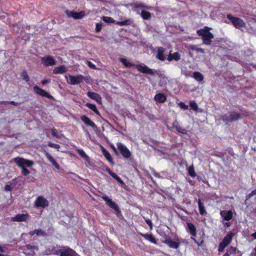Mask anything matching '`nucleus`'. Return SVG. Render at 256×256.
<instances>
[{
  "mask_svg": "<svg viewBox=\"0 0 256 256\" xmlns=\"http://www.w3.org/2000/svg\"><path fill=\"white\" fill-rule=\"evenodd\" d=\"M224 225L226 226V227H230V222H226L224 224Z\"/></svg>",
  "mask_w": 256,
  "mask_h": 256,
  "instance_id": "nucleus-58",
  "label": "nucleus"
},
{
  "mask_svg": "<svg viewBox=\"0 0 256 256\" xmlns=\"http://www.w3.org/2000/svg\"><path fill=\"white\" fill-rule=\"evenodd\" d=\"M29 235L31 236H33L34 234H36L35 233V230H34L33 231H30L28 233Z\"/></svg>",
  "mask_w": 256,
  "mask_h": 256,
  "instance_id": "nucleus-57",
  "label": "nucleus"
},
{
  "mask_svg": "<svg viewBox=\"0 0 256 256\" xmlns=\"http://www.w3.org/2000/svg\"><path fill=\"white\" fill-rule=\"evenodd\" d=\"M87 95L91 99H92L99 103L101 102L102 98L98 94L93 92H88L87 94Z\"/></svg>",
  "mask_w": 256,
  "mask_h": 256,
  "instance_id": "nucleus-25",
  "label": "nucleus"
},
{
  "mask_svg": "<svg viewBox=\"0 0 256 256\" xmlns=\"http://www.w3.org/2000/svg\"><path fill=\"white\" fill-rule=\"evenodd\" d=\"M256 196V189L252 190L251 192L248 195L250 198H251V196Z\"/></svg>",
  "mask_w": 256,
  "mask_h": 256,
  "instance_id": "nucleus-53",
  "label": "nucleus"
},
{
  "mask_svg": "<svg viewBox=\"0 0 256 256\" xmlns=\"http://www.w3.org/2000/svg\"><path fill=\"white\" fill-rule=\"evenodd\" d=\"M102 152L106 158V160L110 163V164H113L114 162H113L112 158L110 154V152L103 146L102 148Z\"/></svg>",
  "mask_w": 256,
  "mask_h": 256,
  "instance_id": "nucleus-23",
  "label": "nucleus"
},
{
  "mask_svg": "<svg viewBox=\"0 0 256 256\" xmlns=\"http://www.w3.org/2000/svg\"><path fill=\"white\" fill-rule=\"evenodd\" d=\"M65 78L68 84L72 85H76L79 84L84 80V77L82 75L74 76H65Z\"/></svg>",
  "mask_w": 256,
  "mask_h": 256,
  "instance_id": "nucleus-6",
  "label": "nucleus"
},
{
  "mask_svg": "<svg viewBox=\"0 0 256 256\" xmlns=\"http://www.w3.org/2000/svg\"><path fill=\"white\" fill-rule=\"evenodd\" d=\"M186 230L190 235V238L198 246H200L203 242V240H202L201 242H200L196 239V226L191 222H187Z\"/></svg>",
  "mask_w": 256,
  "mask_h": 256,
  "instance_id": "nucleus-4",
  "label": "nucleus"
},
{
  "mask_svg": "<svg viewBox=\"0 0 256 256\" xmlns=\"http://www.w3.org/2000/svg\"><path fill=\"white\" fill-rule=\"evenodd\" d=\"M180 54L178 52H176L173 54L170 53L168 56L167 60L169 62L172 61V60H175L176 61H178V60H180Z\"/></svg>",
  "mask_w": 256,
  "mask_h": 256,
  "instance_id": "nucleus-29",
  "label": "nucleus"
},
{
  "mask_svg": "<svg viewBox=\"0 0 256 256\" xmlns=\"http://www.w3.org/2000/svg\"><path fill=\"white\" fill-rule=\"evenodd\" d=\"M154 176H156V177H159V174H154Z\"/></svg>",
  "mask_w": 256,
  "mask_h": 256,
  "instance_id": "nucleus-64",
  "label": "nucleus"
},
{
  "mask_svg": "<svg viewBox=\"0 0 256 256\" xmlns=\"http://www.w3.org/2000/svg\"><path fill=\"white\" fill-rule=\"evenodd\" d=\"M188 173L192 177H194L196 175L192 166L189 167L188 169Z\"/></svg>",
  "mask_w": 256,
  "mask_h": 256,
  "instance_id": "nucleus-40",
  "label": "nucleus"
},
{
  "mask_svg": "<svg viewBox=\"0 0 256 256\" xmlns=\"http://www.w3.org/2000/svg\"><path fill=\"white\" fill-rule=\"evenodd\" d=\"M77 152L82 158H84L85 160H87L88 158V156L85 154L82 150L78 149L77 150Z\"/></svg>",
  "mask_w": 256,
  "mask_h": 256,
  "instance_id": "nucleus-36",
  "label": "nucleus"
},
{
  "mask_svg": "<svg viewBox=\"0 0 256 256\" xmlns=\"http://www.w3.org/2000/svg\"><path fill=\"white\" fill-rule=\"evenodd\" d=\"M25 247L26 250H38V246H32L31 244H26Z\"/></svg>",
  "mask_w": 256,
  "mask_h": 256,
  "instance_id": "nucleus-48",
  "label": "nucleus"
},
{
  "mask_svg": "<svg viewBox=\"0 0 256 256\" xmlns=\"http://www.w3.org/2000/svg\"><path fill=\"white\" fill-rule=\"evenodd\" d=\"M166 96L162 93H158L154 97V100L158 103H163L166 100Z\"/></svg>",
  "mask_w": 256,
  "mask_h": 256,
  "instance_id": "nucleus-22",
  "label": "nucleus"
},
{
  "mask_svg": "<svg viewBox=\"0 0 256 256\" xmlns=\"http://www.w3.org/2000/svg\"><path fill=\"white\" fill-rule=\"evenodd\" d=\"M106 171L108 172V174L111 176L112 172H113L110 168H108L106 169Z\"/></svg>",
  "mask_w": 256,
  "mask_h": 256,
  "instance_id": "nucleus-59",
  "label": "nucleus"
},
{
  "mask_svg": "<svg viewBox=\"0 0 256 256\" xmlns=\"http://www.w3.org/2000/svg\"><path fill=\"white\" fill-rule=\"evenodd\" d=\"M48 146L49 147L56 148V149H60V144H54L50 142H48Z\"/></svg>",
  "mask_w": 256,
  "mask_h": 256,
  "instance_id": "nucleus-41",
  "label": "nucleus"
},
{
  "mask_svg": "<svg viewBox=\"0 0 256 256\" xmlns=\"http://www.w3.org/2000/svg\"><path fill=\"white\" fill-rule=\"evenodd\" d=\"M252 254L254 256H256V247L254 248V251L252 252Z\"/></svg>",
  "mask_w": 256,
  "mask_h": 256,
  "instance_id": "nucleus-61",
  "label": "nucleus"
},
{
  "mask_svg": "<svg viewBox=\"0 0 256 256\" xmlns=\"http://www.w3.org/2000/svg\"><path fill=\"white\" fill-rule=\"evenodd\" d=\"M228 245L222 242H220L218 246V252H222L224 250V249Z\"/></svg>",
  "mask_w": 256,
  "mask_h": 256,
  "instance_id": "nucleus-45",
  "label": "nucleus"
},
{
  "mask_svg": "<svg viewBox=\"0 0 256 256\" xmlns=\"http://www.w3.org/2000/svg\"><path fill=\"white\" fill-rule=\"evenodd\" d=\"M234 234L232 232H229L224 238L222 242L228 245V244L232 240Z\"/></svg>",
  "mask_w": 256,
  "mask_h": 256,
  "instance_id": "nucleus-28",
  "label": "nucleus"
},
{
  "mask_svg": "<svg viewBox=\"0 0 256 256\" xmlns=\"http://www.w3.org/2000/svg\"><path fill=\"white\" fill-rule=\"evenodd\" d=\"M51 134L53 137H55L56 138H61L62 137V134H59L58 132V130L55 129V128H52L50 129Z\"/></svg>",
  "mask_w": 256,
  "mask_h": 256,
  "instance_id": "nucleus-34",
  "label": "nucleus"
},
{
  "mask_svg": "<svg viewBox=\"0 0 256 256\" xmlns=\"http://www.w3.org/2000/svg\"><path fill=\"white\" fill-rule=\"evenodd\" d=\"M22 76L26 82H28L29 81L30 78L26 72L24 71L22 72Z\"/></svg>",
  "mask_w": 256,
  "mask_h": 256,
  "instance_id": "nucleus-44",
  "label": "nucleus"
},
{
  "mask_svg": "<svg viewBox=\"0 0 256 256\" xmlns=\"http://www.w3.org/2000/svg\"><path fill=\"white\" fill-rule=\"evenodd\" d=\"M48 200L42 196H38L34 202V206L36 208H44L48 206Z\"/></svg>",
  "mask_w": 256,
  "mask_h": 256,
  "instance_id": "nucleus-11",
  "label": "nucleus"
},
{
  "mask_svg": "<svg viewBox=\"0 0 256 256\" xmlns=\"http://www.w3.org/2000/svg\"><path fill=\"white\" fill-rule=\"evenodd\" d=\"M116 146L120 154L124 158L128 159L132 156V153L128 148L120 142L116 143Z\"/></svg>",
  "mask_w": 256,
  "mask_h": 256,
  "instance_id": "nucleus-5",
  "label": "nucleus"
},
{
  "mask_svg": "<svg viewBox=\"0 0 256 256\" xmlns=\"http://www.w3.org/2000/svg\"><path fill=\"white\" fill-rule=\"evenodd\" d=\"M66 14L68 18H72L76 20L81 19L85 16V13L84 11L76 12L72 11L66 10Z\"/></svg>",
  "mask_w": 256,
  "mask_h": 256,
  "instance_id": "nucleus-13",
  "label": "nucleus"
},
{
  "mask_svg": "<svg viewBox=\"0 0 256 256\" xmlns=\"http://www.w3.org/2000/svg\"><path fill=\"white\" fill-rule=\"evenodd\" d=\"M164 240H162V243L166 244L168 246L174 249H178L181 242H184V240L180 238L178 235L174 237V240H172L168 235L164 234Z\"/></svg>",
  "mask_w": 256,
  "mask_h": 256,
  "instance_id": "nucleus-2",
  "label": "nucleus"
},
{
  "mask_svg": "<svg viewBox=\"0 0 256 256\" xmlns=\"http://www.w3.org/2000/svg\"><path fill=\"white\" fill-rule=\"evenodd\" d=\"M60 256H79L76 252L68 246H62L60 248Z\"/></svg>",
  "mask_w": 256,
  "mask_h": 256,
  "instance_id": "nucleus-7",
  "label": "nucleus"
},
{
  "mask_svg": "<svg viewBox=\"0 0 256 256\" xmlns=\"http://www.w3.org/2000/svg\"><path fill=\"white\" fill-rule=\"evenodd\" d=\"M190 106L192 110L195 112L198 111V106L194 100L190 101Z\"/></svg>",
  "mask_w": 256,
  "mask_h": 256,
  "instance_id": "nucleus-32",
  "label": "nucleus"
},
{
  "mask_svg": "<svg viewBox=\"0 0 256 256\" xmlns=\"http://www.w3.org/2000/svg\"><path fill=\"white\" fill-rule=\"evenodd\" d=\"M252 236L255 239H256V232L252 234Z\"/></svg>",
  "mask_w": 256,
  "mask_h": 256,
  "instance_id": "nucleus-62",
  "label": "nucleus"
},
{
  "mask_svg": "<svg viewBox=\"0 0 256 256\" xmlns=\"http://www.w3.org/2000/svg\"><path fill=\"white\" fill-rule=\"evenodd\" d=\"M60 249H57L54 246H51L48 247L45 250V254L46 255H57L60 254Z\"/></svg>",
  "mask_w": 256,
  "mask_h": 256,
  "instance_id": "nucleus-17",
  "label": "nucleus"
},
{
  "mask_svg": "<svg viewBox=\"0 0 256 256\" xmlns=\"http://www.w3.org/2000/svg\"><path fill=\"white\" fill-rule=\"evenodd\" d=\"M230 254H228V253L226 252L224 255L223 256H230Z\"/></svg>",
  "mask_w": 256,
  "mask_h": 256,
  "instance_id": "nucleus-63",
  "label": "nucleus"
},
{
  "mask_svg": "<svg viewBox=\"0 0 256 256\" xmlns=\"http://www.w3.org/2000/svg\"><path fill=\"white\" fill-rule=\"evenodd\" d=\"M210 28L206 26L197 31V33L202 37L203 42L206 44H210L212 39L214 38V35L210 32Z\"/></svg>",
  "mask_w": 256,
  "mask_h": 256,
  "instance_id": "nucleus-3",
  "label": "nucleus"
},
{
  "mask_svg": "<svg viewBox=\"0 0 256 256\" xmlns=\"http://www.w3.org/2000/svg\"><path fill=\"white\" fill-rule=\"evenodd\" d=\"M102 19L106 22L112 23L114 22V20L111 17L103 16Z\"/></svg>",
  "mask_w": 256,
  "mask_h": 256,
  "instance_id": "nucleus-42",
  "label": "nucleus"
},
{
  "mask_svg": "<svg viewBox=\"0 0 256 256\" xmlns=\"http://www.w3.org/2000/svg\"><path fill=\"white\" fill-rule=\"evenodd\" d=\"M240 118V113H232L230 115V118L228 119H223L226 123L228 122H232L235 120H237Z\"/></svg>",
  "mask_w": 256,
  "mask_h": 256,
  "instance_id": "nucleus-24",
  "label": "nucleus"
},
{
  "mask_svg": "<svg viewBox=\"0 0 256 256\" xmlns=\"http://www.w3.org/2000/svg\"><path fill=\"white\" fill-rule=\"evenodd\" d=\"M166 49L162 47L158 48L156 58L160 60H165V57L164 56V53Z\"/></svg>",
  "mask_w": 256,
  "mask_h": 256,
  "instance_id": "nucleus-21",
  "label": "nucleus"
},
{
  "mask_svg": "<svg viewBox=\"0 0 256 256\" xmlns=\"http://www.w3.org/2000/svg\"><path fill=\"white\" fill-rule=\"evenodd\" d=\"M44 154L48 160L52 164V166L57 170H60V165L54 160L52 156L46 150H44Z\"/></svg>",
  "mask_w": 256,
  "mask_h": 256,
  "instance_id": "nucleus-18",
  "label": "nucleus"
},
{
  "mask_svg": "<svg viewBox=\"0 0 256 256\" xmlns=\"http://www.w3.org/2000/svg\"><path fill=\"white\" fill-rule=\"evenodd\" d=\"M192 77L198 82H202L204 80V76L199 72H194Z\"/></svg>",
  "mask_w": 256,
  "mask_h": 256,
  "instance_id": "nucleus-30",
  "label": "nucleus"
},
{
  "mask_svg": "<svg viewBox=\"0 0 256 256\" xmlns=\"http://www.w3.org/2000/svg\"><path fill=\"white\" fill-rule=\"evenodd\" d=\"M35 233L38 236H47V234L46 232L40 229L36 230Z\"/></svg>",
  "mask_w": 256,
  "mask_h": 256,
  "instance_id": "nucleus-37",
  "label": "nucleus"
},
{
  "mask_svg": "<svg viewBox=\"0 0 256 256\" xmlns=\"http://www.w3.org/2000/svg\"><path fill=\"white\" fill-rule=\"evenodd\" d=\"M134 8H145L147 10H151L152 8L148 6H146L142 4H135L134 6Z\"/></svg>",
  "mask_w": 256,
  "mask_h": 256,
  "instance_id": "nucleus-47",
  "label": "nucleus"
},
{
  "mask_svg": "<svg viewBox=\"0 0 256 256\" xmlns=\"http://www.w3.org/2000/svg\"><path fill=\"white\" fill-rule=\"evenodd\" d=\"M4 190L6 192H10L12 190V186L10 185L7 184L5 186Z\"/></svg>",
  "mask_w": 256,
  "mask_h": 256,
  "instance_id": "nucleus-51",
  "label": "nucleus"
},
{
  "mask_svg": "<svg viewBox=\"0 0 256 256\" xmlns=\"http://www.w3.org/2000/svg\"><path fill=\"white\" fill-rule=\"evenodd\" d=\"M112 149L115 154H117V150L114 146H112Z\"/></svg>",
  "mask_w": 256,
  "mask_h": 256,
  "instance_id": "nucleus-60",
  "label": "nucleus"
},
{
  "mask_svg": "<svg viewBox=\"0 0 256 256\" xmlns=\"http://www.w3.org/2000/svg\"><path fill=\"white\" fill-rule=\"evenodd\" d=\"M141 16L144 20H148L150 18L151 14L150 12L142 10L141 12Z\"/></svg>",
  "mask_w": 256,
  "mask_h": 256,
  "instance_id": "nucleus-33",
  "label": "nucleus"
},
{
  "mask_svg": "<svg viewBox=\"0 0 256 256\" xmlns=\"http://www.w3.org/2000/svg\"><path fill=\"white\" fill-rule=\"evenodd\" d=\"M30 218V215L26 213L25 214H17L14 216L12 217L11 220L14 222H24Z\"/></svg>",
  "mask_w": 256,
  "mask_h": 256,
  "instance_id": "nucleus-16",
  "label": "nucleus"
},
{
  "mask_svg": "<svg viewBox=\"0 0 256 256\" xmlns=\"http://www.w3.org/2000/svg\"><path fill=\"white\" fill-rule=\"evenodd\" d=\"M146 223L150 226V228H152V224L150 220L148 218L144 219Z\"/></svg>",
  "mask_w": 256,
  "mask_h": 256,
  "instance_id": "nucleus-50",
  "label": "nucleus"
},
{
  "mask_svg": "<svg viewBox=\"0 0 256 256\" xmlns=\"http://www.w3.org/2000/svg\"><path fill=\"white\" fill-rule=\"evenodd\" d=\"M172 128L176 130V132L182 134H186L187 131L184 128H181L178 123L176 122L173 123Z\"/></svg>",
  "mask_w": 256,
  "mask_h": 256,
  "instance_id": "nucleus-26",
  "label": "nucleus"
},
{
  "mask_svg": "<svg viewBox=\"0 0 256 256\" xmlns=\"http://www.w3.org/2000/svg\"><path fill=\"white\" fill-rule=\"evenodd\" d=\"M14 162L16 163V164L22 168V170H21V172H22V174L23 176H27L30 174V170L26 168V166H31L34 164V162L30 160H26L24 158H16L13 159Z\"/></svg>",
  "mask_w": 256,
  "mask_h": 256,
  "instance_id": "nucleus-1",
  "label": "nucleus"
},
{
  "mask_svg": "<svg viewBox=\"0 0 256 256\" xmlns=\"http://www.w3.org/2000/svg\"><path fill=\"white\" fill-rule=\"evenodd\" d=\"M34 90L35 93L40 96L48 98L52 100H54V98L52 96L38 86H35L34 87Z\"/></svg>",
  "mask_w": 256,
  "mask_h": 256,
  "instance_id": "nucleus-14",
  "label": "nucleus"
},
{
  "mask_svg": "<svg viewBox=\"0 0 256 256\" xmlns=\"http://www.w3.org/2000/svg\"><path fill=\"white\" fill-rule=\"evenodd\" d=\"M220 216L224 220L229 222L233 218V212L232 210H222L220 211Z\"/></svg>",
  "mask_w": 256,
  "mask_h": 256,
  "instance_id": "nucleus-15",
  "label": "nucleus"
},
{
  "mask_svg": "<svg viewBox=\"0 0 256 256\" xmlns=\"http://www.w3.org/2000/svg\"><path fill=\"white\" fill-rule=\"evenodd\" d=\"M136 67L138 70L142 73L150 74V75H154V70L149 68L146 65L139 64L136 65Z\"/></svg>",
  "mask_w": 256,
  "mask_h": 256,
  "instance_id": "nucleus-12",
  "label": "nucleus"
},
{
  "mask_svg": "<svg viewBox=\"0 0 256 256\" xmlns=\"http://www.w3.org/2000/svg\"><path fill=\"white\" fill-rule=\"evenodd\" d=\"M80 119L86 126L92 127V128H96V124L86 116H82Z\"/></svg>",
  "mask_w": 256,
  "mask_h": 256,
  "instance_id": "nucleus-19",
  "label": "nucleus"
},
{
  "mask_svg": "<svg viewBox=\"0 0 256 256\" xmlns=\"http://www.w3.org/2000/svg\"><path fill=\"white\" fill-rule=\"evenodd\" d=\"M237 250L238 248H236L231 246L227 250L226 252H228L230 255H231L236 254Z\"/></svg>",
  "mask_w": 256,
  "mask_h": 256,
  "instance_id": "nucleus-38",
  "label": "nucleus"
},
{
  "mask_svg": "<svg viewBox=\"0 0 256 256\" xmlns=\"http://www.w3.org/2000/svg\"><path fill=\"white\" fill-rule=\"evenodd\" d=\"M86 106L94 112H98L96 106L94 104H86Z\"/></svg>",
  "mask_w": 256,
  "mask_h": 256,
  "instance_id": "nucleus-46",
  "label": "nucleus"
},
{
  "mask_svg": "<svg viewBox=\"0 0 256 256\" xmlns=\"http://www.w3.org/2000/svg\"><path fill=\"white\" fill-rule=\"evenodd\" d=\"M41 62L45 66H53L56 64V60L50 56H46L41 58Z\"/></svg>",
  "mask_w": 256,
  "mask_h": 256,
  "instance_id": "nucleus-10",
  "label": "nucleus"
},
{
  "mask_svg": "<svg viewBox=\"0 0 256 256\" xmlns=\"http://www.w3.org/2000/svg\"><path fill=\"white\" fill-rule=\"evenodd\" d=\"M87 64L89 67H90L92 68H94V69L96 68L95 65L94 64H93L92 62H90V61H87Z\"/></svg>",
  "mask_w": 256,
  "mask_h": 256,
  "instance_id": "nucleus-52",
  "label": "nucleus"
},
{
  "mask_svg": "<svg viewBox=\"0 0 256 256\" xmlns=\"http://www.w3.org/2000/svg\"><path fill=\"white\" fill-rule=\"evenodd\" d=\"M50 82V80H42V84H43V85H44L48 83H49Z\"/></svg>",
  "mask_w": 256,
  "mask_h": 256,
  "instance_id": "nucleus-56",
  "label": "nucleus"
},
{
  "mask_svg": "<svg viewBox=\"0 0 256 256\" xmlns=\"http://www.w3.org/2000/svg\"><path fill=\"white\" fill-rule=\"evenodd\" d=\"M198 204L200 210V214L202 215H204V213H206V209L204 205L203 204L201 199H198Z\"/></svg>",
  "mask_w": 256,
  "mask_h": 256,
  "instance_id": "nucleus-31",
  "label": "nucleus"
},
{
  "mask_svg": "<svg viewBox=\"0 0 256 256\" xmlns=\"http://www.w3.org/2000/svg\"><path fill=\"white\" fill-rule=\"evenodd\" d=\"M120 61L126 67H130L133 66V64H132L125 58H122L120 59Z\"/></svg>",
  "mask_w": 256,
  "mask_h": 256,
  "instance_id": "nucleus-39",
  "label": "nucleus"
},
{
  "mask_svg": "<svg viewBox=\"0 0 256 256\" xmlns=\"http://www.w3.org/2000/svg\"><path fill=\"white\" fill-rule=\"evenodd\" d=\"M178 106L184 110H188V106L183 102H180L178 103Z\"/></svg>",
  "mask_w": 256,
  "mask_h": 256,
  "instance_id": "nucleus-43",
  "label": "nucleus"
},
{
  "mask_svg": "<svg viewBox=\"0 0 256 256\" xmlns=\"http://www.w3.org/2000/svg\"><path fill=\"white\" fill-rule=\"evenodd\" d=\"M140 234L146 240L150 242H151L156 244V240L154 236L152 234H142L140 233Z\"/></svg>",
  "mask_w": 256,
  "mask_h": 256,
  "instance_id": "nucleus-20",
  "label": "nucleus"
},
{
  "mask_svg": "<svg viewBox=\"0 0 256 256\" xmlns=\"http://www.w3.org/2000/svg\"><path fill=\"white\" fill-rule=\"evenodd\" d=\"M102 198L106 202V204L110 208L113 209L118 214L120 213V210L118 208V204L108 196H102Z\"/></svg>",
  "mask_w": 256,
  "mask_h": 256,
  "instance_id": "nucleus-9",
  "label": "nucleus"
},
{
  "mask_svg": "<svg viewBox=\"0 0 256 256\" xmlns=\"http://www.w3.org/2000/svg\"><path fill=\"white\" fill-rule=\"evenodd\" d=\"M111 176L115 179L119 184L122 185L124 184V182L114 172H112Z\"/></svg>",
  "mask_w": 256,
  "mask_h": 256,
  "instance_id": "nucleus-35",
  "label": "nucleus"
},
{
  "mask_svg": "<svg viewBox=\"0 0 256 256\" xmlns=\"http://www.w3.org/2000/svg\"><path fill=\"white\" fill-rule=\"evenodd\" d=\"M67 70L66 67L64 66H60L54 68L53 70V72L54 74H64Z\"/></svg>",
  "mask_w": 256,
  "mask_h": 256,
  "instance_id": "nucleus-27",
  "label": "nucleus"
},
{
  "mask_svg": "<svg viewBox=\"0 0 256 256\" xmlns=\"http://www.w3.org/2000/svg\"><path fill=\"white\" fill-rule=\"evenodd\" d=\"M116 24H118L120 25V26H123V25L127 24V20L123 21V22H117Z\"/></svg>",
  "mask_w": 256,
  "mask_h": 256,
  "instance_id": "nucleus-55",
  "label": "nucleus"
},
{
  "mask_svg": "<svg viewBox=\"0 0 256 256\" xmlns=\"http://www.w3.org/2000/svg\"><path fill=\"white\" fill-rule=\"evenodd\" d=\"M192 50H196L197 51V52H202V53H204V50L202 48H196L194 49V48H192Z\"/></svg>",
  "mask_w": 256,
  "mask_h": 256,
  "instance_id": "nucleus-54",
  "label": "nucleus"
},
{
  "mask_svg": "<svg viewBox=\"0 0 256 256\" xmlns=\"http://www.w3.org/2000/svg\"><path fill=\"white\" fill-rule=\"evenodd\" d=\"M227 18L231 20L234 26L237 28H242L246 26L245 22L239 18L234 17L230 14H228Z\"/></svg>",
  "mask_w": 256,
  "mask_h": 256,
  "instance_id": "nucleus-8",
  "label": "nucleus"
},
{
  "mask_svg": "<svg viewBox=\"0 0 256 256\" xmlns=\"http://www.w3.org/2000/svg\"><path fill=\"white\" fill-rule=\"evenodd\" d=\"M102 27V23H97L96 26V31L97 32H100L101 30Z\"/></svg>",
  "mask_w": 256,
  "mask_h": 256,
  "instance_id": "nucleus-49",
  "label": "nucleus"
}]
</instances>
